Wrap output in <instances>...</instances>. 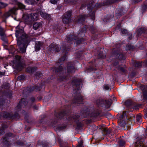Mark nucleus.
<instances>
[{
  "label": "nucleus",
  "instance_id": "obj_1",
  "mask_svg": "<svg viewBox=\"0 0 147 147\" xmlns=\"http://www.w3.org/2000/svg\"><path fill=\"white\" fill-rule=\"evenodd\" d=\"M16 36L18 38L17 45L20 53H25L27 44L29 42L28 35L25 34L22 29H18L16 30Z\"/></svg>",
  "mask_w": 147,
  "mask_h": 147
},
{
  "label": "nucleus",
  "instance_id": "obj_2",
  "mask_svg": "<svg viewBox=\"0 0 147 147\" xmlns=\"http://www.w3.org/2000/svg\"><path fill=\"white\" fill-rule=\"evenodd\" d=\"M81 83V81L77 79H76L73 80L72 81L73 84L74 85V90L75 92V96L73 102L74 103H80L83 100L82 97L81 96L80 92H79L78 91V92L76 90H78L80 88V85Z\"/></svg>",
  "mask_w": 147,
  "mask_h": 147
},
{
  "label": "nucleus",
  "instance_id": "obj_3",
  "mask_svg": "<svg viewBox=\"0 0 147 147\" xmlns=\"http://www.w3.org/2000/svg\"><path fill=\"white\" fill-rule=\"evenodd\" d=\"M12 135V134L7 133L1 139V144L2 146L4 147H9L11 145V143L9 139Z\"/></svg>",
  "mask_w": 147,
  "mask_h": 147
},
{
  "label": "nucleus",
  "instance_id": "obj_4",
  "mask_svg": "<svg viewBox=\"0 0 147 147\" xmlns=\"http://www.w3.org/2000/svg\"><path fill=\"white\" fill-rule=\"evenodd\" d=\"M16 60L14 61L13 66L15 68L19 71H21L22 69L25 66V63H22L20 60L21 57L18 55L15 57Z\"/></svg>",
  "mask_w": 147,
  "mask_h": 147
},
{
  "label": "nucleus",
  "instance_id": "obj_5",
  "mask_svg": "<svg viewBox=\"0 0 147 147\" xmlns=\"http://www.w3.org/2000/svg\"><path fill=\"white\" fill-rule=\"evenodd\" d=\"M113 100L110 99V100L108 101L102 99L98 100L96 101V104L98 106L102 107L105 104V107L107 108H109L113 101H115V97L113 96Z\"/></svg>",
  "mask_w": 147,
  "mask_h": 147
},
{
  "label": "nucleus",
  "instance_id": "obj_6",
  "mask_svg": "<svg viewBox=\"0 0 147 147\" xmlns=\"http://www.w3.org/2000/svg\"><path fill=\"white\" fill-rule=\"evenodd\" d=\"M134 145V147H147V140L142 138H137Z\"/></svg>",
  "mask_w": 147,
  "mask_h": 147
},
{
  "label": "nucleus",
  "instance_id": "obj_7",
  "mask_svg": "<svg viewBox=\"0 0 147 147\" xmlns=\"http://www.w3.org/2000/svg\"><path fill=\"white\" fill-rule=\"evenodd\" d=\"M102 130L104 132L105 135L108 142H111L113 140V137L114 136L113 132L112 133L110 130L105 127H102Z\"/></svg>",
  "mask_w": 147,
  "mask_h": 147
},
{
  "label": "nucleus",
  "instance_id": "obj_8",
  "mask_svg": "<svg viewBox=\"0 0 147 147\" xmlns=\"http://www.w3.org/2000/svg\"><path fill=\"white\" fill-rule=\"evenodd\" d=\"M27 103V101L25 98L21 99L19 104L15 108V110L16 112H17L20 111L22 108L25 107Z\"/></svg>",
  "mask_w": 147,
  "mask_h": 147
},
{
  "label": "nucleus",
  "instance_id": "obj_9",
  "mask_svg": "<svg viewBox=\"0 0 147 147\" xmlns=\"http://www.w3.org/2000/svg\"><path fill=\"white\" fill-rule=\"evenodd\" d=\"M3 116L4 118L12 119H17L19 118V115L17 113L13 115L12 113L11 112H5Z\"/></svg>",
  "mask_w": 147,
  "mask_h": 147
},
{
  "label": "nucleus",
  "instance_id": "obj_10",
  "mask_svg": "<svg viewBox=\"0 0 147 147\" xmlns=\"http://www.w3.org/2000/svg\"><path fill=\"white\" fill-rule=\"evenodd\" d=\"M87 17L85 14L80 15L78 16L75 20L76 22L78 23L82 24Z\"/></svg>",
  "mask_w": 147,
  "mask_h": 147
},
{
  "label": "nucleus",
  "instance_id": "obj_11",
  "mask_svg": "<svg viewBox=\"0 0 147 147\" xmlns=\"http://www.w3.org/2000/svg\"><path fill=\"white\" fill-rule=\"evenodd\" d=\"M22 19L27 24H30L32 22L30 16L28 14H24L23 16Z\"/></svg>",
  "mask_w": 147,
  "mask_h": 147
},
{
  "label": "nucleus",
  "instance_id": "obj_12",
  "mask_svg": "<svg viewBox=\"0 0 147 147\" xmlns=\"http://www.w3.org/2000/svg\"><path fill=\"white\" fill-rule=\"evenodd\" d=\"M75 71V68L73 66L71 63L70 62H68V67L67 68V73L68 74L74 73Z\"/></svg>",
  "mask_w": 147,
  "mask_h": 147
},
{
  "label": "nucleus",
  "instance_id": "obj_13",
  "mask_svg": "<svg viewBox=\"0 0 147 147\" xmlns=\"http://www.w3.org/2000/svg\"><path fill=\"white\" fill-rule=\"evenodd\" d=\"M50 51H55V52H58L59 51L60 48L58 46L54 43H52L49 46Z\"/></svg>",
  "mask_w": 147,
  "mask_h": 147
},
{
  "label": "nucleus",
  "instance_id": "obj_14",
  "mask_svg": "<svg viewBox=\"0 0 147 147\" xmlns=\"http://www.w3.org/2000/svg\"><path fill=\"white\" fill-rule=\"evenodd\" d=\"M77 36H76L75 35H71L68 36L67 38V40L69 42L73 40H76L78 39Z\"/></svg>",
  "mask_w": 147,
  "mask_h": 147
},
{
  "label": "nucleus",
  "instance_id": "obj_15",
  "mask_svg": "<svg viewBox=\"0 0 147 147\" xmlns=\"http://www.w3.org/2000/svg\"><path fill=\"white\" fill-rule=\"evenodd\" d=\"M30 16L32 20V22L35 20H37L39 19L38 15L36 13H32Z\"/></svg>",
  "mask_w": 147,
  "mask_h": 147
},
{
  "label": "nucleus",
  "instance_id": "obj_16",
  "mask_svg": "<svg viewBox=\"0 0 147 147\" xmlns=\"http://www.w3.org/2000/svg\"><path fill=\"white\" fill-rule=\"evenodd\" d=\"M42 24L41 23L38 22H36L34 23L33 26V28L35 30H36L42 26Z\"/></svg>",
  "mask_w": 147,
  "mask_h": 147
},
{
  "label": "nucleus",
  "instance_id": "obj_17",
  "mask_svg": "<svg viewBox=\"0 0 147 147\" xmlns=\"http://www.w3.org/2000/svg\"><path fill=\"white\" fill-rule=\"evenodd\" d=\"M18 9L17 8L14 7L10 9L7 13V14L8 16H10L11 14H15L16 12Z\"/></svg>",
  "mask_w": 147,
  "mask_h": 147
},
{
  "label": "nucleus",
  "instance_id": "obj_18",
  "mask_svg": "<svg viewBox=\"0 0 147 147\" xmlns=\"http://www.w3.org/2000/svg\"><path fill=\"white\" fill-rule=\"evenodd\" d=\"M118 123L119 125L122 127H124L126 124V123L124 119L120 118L118 120Z\"/></svg>",
  "mask_w": 147,
  "mask_h": 147
},
{
  "label": "nucleus",
  "instance_id": "obj_19",
  "mask_svg": "<svg viewBox=\"0 0 147 147\" xmlns=\"http://www.w3.org/2000/svg\"><path fill=\"white\" fill-rule=\"evenodd\" d=\"M8 127V125L6 123H4L2 126V128L3 129H0V136L2 135L4 133L3 129L7 128Z\"/></svg>",
  "mask_w": 147,
  "mask_h": 147
},
{
  "label": "nucleus",
  "instance_id": "obj_20",
  "mask_svg": "<svg viewBox=\"0 0 147 147\" xmlns=\"http://www.w3.org/2000/svg\"><path fill=\"white\" fill-rule=\"evenodd\" d=\"M42 43L40 42H36L35 45V50L36 51H38L40 49V47L42 46Z\"/></svg>",
  "mask_w": 147,
  "mask_h": 147
},
{
  "label": "nucleus",
  "instance_id": "obj_21",
  "mask_svg": "<svg viewBox=\"0 0 147 147\" xmlns=\"http://www.w3.org/2000/svg\"><path fill=\"white\" fill-rule=\"evenodd\" d=\"M71 14L72 11H69L65 12L63 15L65 17H66V18L71 20Z\"/></svg>",
  "mask_w": 147,
  "mask_h": 147
},
{
  "label": "nucleus",
  "instance_id": "obj_22",
  "mask_svg": "<svg viewBox=\"0 0 147 147\" xmlns=\"http://www.w3.org/2000/svg\"><path fill=\"white\" fill-rule=\"evenodd\" d=\"M36 69V68L28 67L26 69V71L29 73H32L35 71Z\"/></svg>",
  "mask_w": 147,
  "mask_h": 147
},
{
  "label": "nucleus",
  "instance_id": "obj_23",
  "mask_svg": "<svg viewBox=\"0 0 147 147\" xmlns=\"http://www.w3.org/2000/svg\"><path fill=\"white\" fill-rule=\"evenodd\" d=\"M62 19L63 22L65 24H68L71 21V19H68L66 17H65L63 15L62 16Z\"/></svg>",
  "mask_w": 147,
  "mask_h": 147
},
{
  "label": "nucleus",
  "instance_id": "obj_24",
  "mask_svg": "<svg viewBox=\"0 0 147 147\" xmlns=\"http://www.w3.org/2000/svg\"><path fill=\"white\" fill-rule=\"evenodd\" d=\"M65 3L69 4H74L77 2V0H64Z\"/></svg>",
  "mask_w": 147,
  "mask_h": 147
},
{
  "label": "nucleus",
  "instance_id": "obj_25",
  "mask_svg": "<svg viewBox=\"0 0 147 147\" xmlns=\"http://www.w3.org/2000/svg\"><path fill=\"white\" fill-rule=\"evenodd\" d=\"M31 89L29 90L30 92H31L33 90H34L36 91H39L40 90V88L39 87L37 86H34L32 88H30Z\"/></svg>",
  "mask_w": 147,
  "mask_h": 147
},
{
  "label": "nucleus",
  "instance_id": "obj_26",
  "mask_svg": "<svg viewBox=\"0 0 147 147\" xmlns=\"http://www.w3.org/2000/svg\"><path fill=\"white\" fill-rule=\"evenodd\" d=\"M146 31V29L145 28H141L139 29L138 31L140 33H145Z\"/></svg>",
  "mask_w": 147,
  "mask_h": 147
},
{
  "label": "nucleus",
  "instance_id": "obj_27",
  "mask_svg": "<svg viewBox=\"0 0 147 147\" xmlns=\"http://www.w3.org/2000/svg\"><path fill=\"white\" fill-rule=\"evenodd\" d=\"M65 114V113L64 112H61L58 114L57 116V118L61 119L64 116Z\"/></svg>",
  "mask_w": 147,
  "mask_h": 147
},
{
  "label": "nucleus",
  "instance_id": "obj_28",
  "mask_svg": "<svg viewBox=\"0 0 147 147\" xmlns=\"http://www.w3.org/2000/svg\"><path fill=\"white\" fill-rule=\"evenodd\" d=\"M119 118L122 119H126L127 118V115L126 114V112L123 111V113L119 117Z\"/></svg>",
  "mask_w": 147,
  "mask_h": 147
},
{
  "label": "nucleus",
  "instance_id": "obj_29",
  "mask_svg": "<svg viewBox=\"0 0 147 147\" xmlns=\"http://www.w3.org/2000/svg\"><path fill=\"white\" fill-rule=\"evenodd\" d=\"M25 2L28 4H32L36 3L35 0H25Z\"/></svg>",
  "mask_w": 147,
  "mask_h": 147
},
{
  "label": "nucleus",
  "instance_id": "obj_30",
  "mask_svg": "<svg viewBox=\"0 0 147 147\" xmlns=\"http://www.w3.org/2000/svg\"><path fill=\"white\" fill-rule=\"evenodd\" d=\"M119 144V147H123V146L125 144L124 141L122 140H120L118 142Z\"/></svg>",
  "mask_w": 147,
  "mask_h": 147
},
{
  "label": "nucleus",
  "instance_id": "obj_31",
  "mask_svg": "<svg viewBox=\"0 0 147 147\" xmlns=\"http://www.w3.org/2000/svg\"><path fill=\"white\" fill-rule=\"evenodd\" d=\"M40 14L42 17L45 19H47V17L49 16V15L48 14L45 13L43 12H40Z\"/></svg>",
  "mask_w": 147,
  "mask_h": 147
},
{
  "label": "nucleus",
  "instance_id": "obj_32",
  "mask_svg": "<svg viewBox=\"0 0 147 147\" xmlns=\"http://www.w3.org/2000/svg\"><path fill=\"white\" fill-rule=\"evenodd\" d=\"M63 69L61 66H59L58 68H55V72H59L63 70Z\"/></svg>",
  "mask_w": 147,
  "mask_h": 147
},
{
  "label": "nucleus",
  "instance_id": "obj_33",
  "mask_svg": "<svg viewBox=\"0 0 147 147\" xmlns=\"http://www.w3.org/2000/svg\"><path fill=\"white\" fill-rule=\"evenodd\" d=\"M8 4L4 3L2 2H0V9H2L7 7Z\"/></svg>",
  "mask_w": 147,
  "mask_h": 147
},
{
  "label": "nucleus",
  "instance_id": "obj_34",
  "mask_svg": "<svg viewBox=\"0 0 147 147\" xmlns=\"http://www.w3.org/2000/svg\"><path fill=\"white\" fill-rule=\"evenodd\" d=\"M17 4L18 7L21 9H24L25 8V5L21 3H18Z\"/></svg>",
  "mask_w": 147,
  "mask_h": 147
},
{
  "label": "nucleus",
  "instance_id": "obj_35",
  "mask_svg": "<svg viewBox=\"0 0 147 147\" xmlns=\"http://www.w3.org/2000/svg\"><path fill=\"white\" fill-rule=\"evenodd\" d=\"M5 31L1 27H0V35L3 36L5 34Z\"/></svg>",
  "mask_w": 147,
  "mask_h": 147
},
{
  "label": "nucleus",
  "instance_id": "obj_36",
  "mask_svg": "<svg viewBox=\"0 0 147 147\" xmlns=\"http://www.w3.org/2000/svg\"><path fill=\"white\" fill-rule=\"evenodd\" d=\"M139 62H136L135 64V66L136 67H139L142 65V63Z\"/></svg>",
  "mask_w": 147,
  "mask_h": 147
},
{
  "label": "nucleus",
  "instance_id": "obj_37",
  "mask_svg": "<svg viewBox=\"0 0 147 147\" xmlns=\"http://www.w3.org/2000/svg\"><path fill=\"white\" fill-rule=\"evenodd\" d=\"M91 15L89 14V16L91 17V18L93 20H94L95 19V12H92L91 13Z\"/></svg>",
  "mask_w": 147,
  "mask_h": 147
},
{
  "label": "nucleus",
  "instance_id": "obj_38",
  "mask_svg": "<svg viewBox=\"0 0 147 147\" xmlns=\"http://www.w3.org/2000/svg\"><path fill=\"white\" fill-rule=\"evenodd\" d=\"M80 117V116L78 115H74L72 116V118L73 119L76 120L78 119Z\"/></svg>",
  "mask_w": 147,
  "mask_h": 147
},
{
  "label": "nucleus",
  "instance_id": "obj_39",
  "mask_svg": "<svg viewBox=\"0 0 147 147\" xmlns=\"http://www.w3.org/2000/svg\"><path fill=\"white\" fill-rule=\"evenodd\" d=\"M121 33L124 34H126L127 33V31L126 29H123L121 30Z\"/></svg>",
  "mask_w": 147,
  "mask_h": 147
},
{
  "label": "nucleus",
  "instance_id": "obj_40",
  "mask_svg": "<svg viewBox=\"0 0 147 147\" xmlns=\"http://www.w3.org/2000/svg\"><path fill=\"white\" fill-rule=\"evenodd\" d=\"M1 36V39L3 41L7 42L5 34H4L3 36Z\"/></svg>",
  "mask_w": 147,
  "mask_h": 147
},
{
  "label": "nucleus",
  "instance_id": "obj_41",
  "mask_svg": "<svg viewBox=\"0 0 147 147\" xmlns=\"http://www.w3.org/2000/svg\"><path fill=\"white\" fill-rule=\"evenodd\" d=\"M76 147H83V141L82 140H81L80 142H78V144Z\"/></svg>",
  "mask_w": 147,
  "mask_h": 147
},
{
  "label": "nucleus",
  "instance_id": "obj_42",
  "mask_svg": "<svg viewBox=\"0 0 147 147\" xmlns=\"http://www.w3.org/2000/svg\"><path fill=\"white\" fill-rule=\"evenodd\" d=\"M88 114L89 113L87 111H84L83 117H86L88 115Z\"/></svg>",
  "mask_w": 147,
  "mask_h": 147
},
{
  "label": "nucleus",
  "instance_id": "obj_43",
  "mask_svg": "<svg viewBox=\"0 0 147 147\" xmlns=\"http://www.w3.org/2000/svg\"><path fill=\"white\" fill-rule=\"evenodd\" d=\"M104 89L106 90H109V89L111 90V89H110L109 86L107 84H105L104 86Z\"/></svg>",
  "mask_w": 147,
  "mask_h": 147
},
{
  "label": "nucleus",
  "instance_id": "obj_44",
  "mask_svg": "<svg viewBox=\"0 0 147 147\" xmlns=\"http://www.w3.org/2000/svg\"><path fill=\"white\" fill-rule=\"evenodd\" d=\"M35 101V99L33 97H32L29 100V102L30 103H32Z\"/></svg>",
  "mask_w": 147,
  "mask_h": 147
},
{
  "label": "nucleus",
  "instance_id": "obj_45",
  "mask_svg": "<svg viewBox=\"0 0 147 147\" xmlns=\"http://www.w3.org/2000/svg\"><path fill=\"white\" fill-rule=\"evenodd\" d=\"M141 118V116L140 115H137L136 116V120L138 121H139Z\"/></svg>",
  "mask_w": 147,
  "mask_h": 147
},
{
  "label": "nucleus",
  "instance_id": "obj_46",
  "mask_svg": "<svg viewBox=\"0 0 147 147\" xmlns=\"http://www.w3.org/2000/svg\"><path fill=\"white\" fill-rule=\"evenodd\" d=\"M118 68L119 70L122 72H124L125 70L124 67H119Z\"/></svg>",
  "mask_w": 147,
  "mask_h": 147
},
{
  "label": "nucleus",
  "instance_id": "obj_47",
  "mask_svg": "<svg viewBox=\"0 0 147 147\" xmlns=\"http://www.w3.org/2000/svg\"><path fill=\"white\" fill-rule=\"evenodd\" d=\"M125 104L127 106H129L131 105V103L130 101L128 100L125 102Z\"/></svg>",
  "mask_w": 147,
  "mask_h": 147
},
{
  "label": "nucleus",
  "instance_id": "obj_48",
  "mask_svg": "<svg viewBox=\"0 0 147 147\" xmlns=\"http://www.w3.org/2000/svg\"><path fill=\"white\" fill-rule=\"evenodd\" d=\"M25 77L24 76H20L18 77V78L19 80H23L24 79Z\"/></svg>",
  "mask_w": 147,
  "mask_h": 147
},
{
  "label": "nucleus",
  "instance_id": "obj_49",
  "mask_svg": "<svg viewBox=\"0 0 147 147\" xmlns=\"http://www.w3.org/2000/svg\"><path fill=\"white\" fill-rule=\"evenodd\" d=\"M66 59V56H65L59 59V61H65Z\"/></svg>",
  "mask_w": 147,
  "mask_h": 147
},
{
  "label": "nucleus",
  "instance_id": "obj_50",
  "mask_svg": "<svg viewBox=\"0 0 147 147\" xmlns=\"http://www.w3.org/2000/svg\"><path fill=\"white\" fill-rule=\"evenodd\" d=\"M57 0H50V2L52 3L55 4L57 2Z\"/></svg>",
  "mask_w": 147,
  "mask_h": 147
},
{
  "label": "nucleus",
  "instance_id": "obj_51",
  "mask_svg": "<svg viewBox=\"0 0 147 147\" xmlns=\"http://www.w3.org/2000/svg\"><path fill=\"white\" fill-rule=\"evenodd\" d=\"M4 102V101L3 100H0V108H1L2 107L3 104Z\"/></svg>",
  "mask_w": 147,
  "mask_h": 147
},
{
  "label": "nucleus",
  "instance_id": "obj_52",
  "mask_svg": "<svg viewBox=\"0 0 147 147\" xmlns=\"http://www.w3.org/2000/svg\"><path fill=\"white\" fill-rule=\"evenodd\" d=\"M142 0H133V3L134 4L138 3Z\"/></svg>",
  "mask_w": 147,
  "mask_h": 147
},
{
  "label": "nucleus",
  "instance_id": "obj_53",
  "mask_svg": "<svg viewBox=\"0 0 147 147\" xmlns=\"http://www.w3.org/2000/svg\"><path fill=\"white\" fill-rule=\"evenodd\" d=\"M84 41V39H83L81 38V39H80L79 40H78L77 42V43L78 44H80L81 42L82 41Z\"/></svg>",
  "mask_w": 147,
  "mask_h": 147
},
{
  "label": "nucleus",
  "instance_id": "obj_54",
  "mask_svg": "<svg viewBox=\"0 0 147 147\" xmlns=\"http://www.w3.org/2000/svg\"><path fill=\"white\" fill-rule=\"evenodd\" d=\"M141 105H136L134 106V108L135 109H138L139 108V107L141 106Z\"/></svg>",
  "mask_w": 147,
  "mask_h": 147
},
{
  "label": "nucleus",
  "instance_id": "obj_55",
  "mask_svg": "<svg viewBox=\"0 0 147 147\" xmlns=\"http://www.w3.org/2000/svg\"><path fill=\"white\" fill-rule=\"evenodd\" d=\"M36 78H37V76H41V74H40V73L39 72H37L36 73Z\"/></svg>",
  "mask_w": 147,
  "mask_h": 147
},
{
  "label": "nucleus",
  "instance_id": "obj_56",
  "mask_svg": "<svg viewBox=\"0 0 147 147\" xmlns=\"http://www.w3.org/2000/svg\"><path fill=\"white\" fill-rule=\"evenodd\" d=\"M118 58L120 59H123V55L122 54L119 55Z\"/></svg>",
  "mask_w": 147,
  "mask_h": 147
},
{
  "label": "nucleus",
  "instance_id": "obj_57",
  "mask_svg": "<svg viewBox=\"0 0 147 147\" xmlns=\"http://www.w3.org/2000/svg\"><path fill=\"white\" fill-rule=\"evenodd\" d=\"M132 34H129V37L128 38H129V40H130L132 39Z\"/></svg>",
  "mask_w": 147,
  "mask_h": 147
},
{
  "label": "nucleus",
  "instance_id": "obj_58",
  "mask_svg": "<svg viewBox=\"0 0 147 147\" xmlns=\"http://www.w3.org/2000/svg\"><path fill=\"white\" fill-rule=\"evenodd\" d=\"M94 6V5H92V6L90 7V8L89 7H88V9L89 11H90L92 9V7H93Z\"/></svg>",
  "mask_w": 147,
  "mask_h": 147
},
{
  "label": "nucleus",
  "instance_id": "obj_59",
  "mask_svg": "<svg viewBox=\"0 0 147 147\" xmlns=\"http://www.w3.org/2000/svg\"><path fill=\"white\" fill-rule=\"evenodd\" d=\"M2 88H5V89L7 88V87H6L5 86V85H2Z\"/></svg>",
  "mask_w": 147,
  "mask_h": 147
},
{
  "label": "nucleus",
  "instance_id": "obj_60",
  "mask_svg": "<svg viewBox=\"0 0 147 147\" xmlns=\"http://www.w3.org/2000/svg\"><path fill=\"white\" fill-rule=\"evenodd\" d=\"M90 29H91V30H94V27L93 26H91L90 27Z\"/></svg>",
  "mask_w": 147,
  "mask_h": 147
},
{
  "label": "nucleus",
  "instance_id": "obj_61",
  "mask_svg": "<svg viewBox=\"0 0 147 147\" xmlns=\"http://www.w3.org/2000/svg\"><path fill=\"white\" fill-rule=\"evenodd\" d=\"M58 141H59V142L61 144H62V141L60 139H59L58 140Z\"/></svg>",
  "mask_w": 147,
  "mask_h": 147
},
{
  "label": "nucleus",
  "instance_id": "obj_62",
  "mask_svg": "<svg viewBox=\"0 0 147 147\" xmlns=\"http://www.w3.org/2000/svg\"><path fill=\"white\" fill-rule=\"evenodd\" d=\"M129 49H128L130 50L131 49V46L130 45H129L128 46Z\"/></svg>",
  "mask_w": 147,
  "mask_h": 147
},
{
  "label": "nucleus",
  "instance_id": "obj_63",
  "mask_svg": "<svg viewBox=\"0 0 147 147\" xmlns=\"http://www.w3.org/2000/svg\"><path fill=\"white\" fill-rule=\"evenodd\" d=\"M34 107L36 109H38V108L36 106H34Z\"/></svg>",
  "mask_w": 147,
  "mask_h": 147
},
{
  "label": "nucleus",
  "instance_id": "obj_64",
  "mask_svg": "<svg viewBox=\"0 0 147 147\" xmlns=\"http://www.w3.org/2000/svg\"><path fill=\"white\" fill-rule=\"evenodd\" d=\"M3 75V74L2 72H0V76Z\"/></svg>",
  "mask_w": 147,
  "mask_h": 147
}]
</instances>
